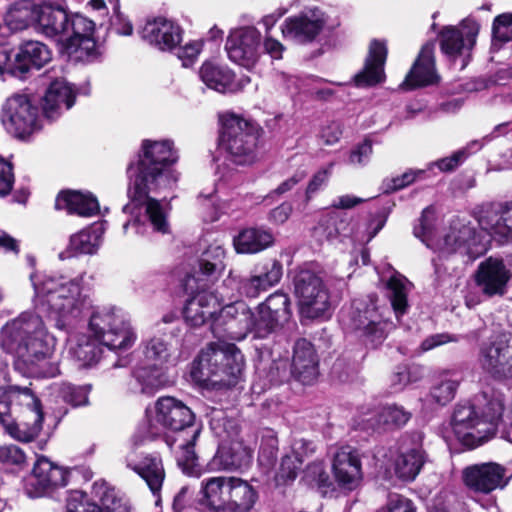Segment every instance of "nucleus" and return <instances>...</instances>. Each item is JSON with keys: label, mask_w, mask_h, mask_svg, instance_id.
Returning <instances> with one entry per match:
<instances>
[{"label": "nucleus", "mask_w": 512, "mask_h": 512, "mask_svg": "<svg viewBox=\"0 0 512 512\" xmlns=\"http://www.w3.org/2000/svg\"><path fill=\"white\" fill-rule=\"evenodd\" d=\"M178 156L168 140H144L136 165L128 167L130 202L124 206V212L135 208L144 210L145 222L153 231L167 234L170 232L168 210L162 203L149 196L170 189L178 180V173L172 168Z\"/></svg>", "instance_id": "f257e3e1"}, {"label": "nucleus", "mask_w": 512, "mask_h": 512, "mask_svg": "<svg viewBox=\"0 0 512 512\" xmlns=\"http://www.w3.org/2000/svg\"><path fill=\"white\" fill-rule=\"evenodd\" d=\"M88 331L94 340L84 334H71L67 339L69 354L82 367L91 366L99 360L101 349L96 342L112 351H126L137 339L127 316L112 306L93 310Z\"/></svg>", "instance_id": "f03ea898"}, {"label": "nucleus", "mask_w": 512, "mask_h": 512, "mask_svg": "<svg viewBox=\"0 0 512 512\" xmlns=\"http://www.w3.org/2000/svg\"><path fill=\"white\" fill-rule=\"evenodd\" d=\"M34 305L46 312L59 330H69L92 306L90 296L81 286L82 278L69 279L54 273L31 275Z\"/></svg>", "instance_id": "7ed1b4c3"}, {"label": "nucleus", "mask_w": 512, "mask_h": 512, "mask_svg": "<svg viewBox=\"0 0 512 512\" xmlns=\"http://www.w3.org/2000/svg\"><path fill=\"white\" fill-rule=\"evenodd\" d=\"M290 316V300L282 292L271 294L258 306L256 313L251 312L243 301L225 305L220 313L221 318H231L225 331L234 340L243 339L249 332L257 338H266L287 322Z\"/></svg>", "instance_id": "20e7f679"}, {"label": "nucleus", "mask_w": 512, "mask_h": 512, "mask_svg": "<svg viewBox=\"0 0 512 512\" xmlns=\"http://www.w3.org/2000/svg\"><path fill=\"white\" fill-rule=\"evenodd\" d=\"M56 339L50 335L42 318L30 311L9 320L0 331V347L24 365L32 366L50 358Z\"/></svg>", "instance_id": "39448f33"}, {"label": "nucleus", "mask_w": 512, "mask_h": 512, "mask_svg": "<svg viewBox=\"0 0 512 512\" xmlns=\"http://www.w3.org/2000/svg\"><path fill=\"white\" fill-rule=\"evenodd\" d=\"M0 422L15 440H34L42 430L40 401L28 388L0 385Z\"/></svg>", "instance_id": "423d86ee"}, {"label": "nucleus", "mask_w": 512, "mask_h": 512, "mask_svg": "<svg viewBox=\"0 0 512 512\" xmlns=\"http://www.w3.org/2000/svg\"><path fill=\"white\" fill-rule=\"evenodd\" d=\"M244 357L233 343L212 342L204 347L192 368V376L199 383L212 387H230L242 376Z\"/></svg>", "instance_id": "0eeeda50"}, {"label": "nucleus", "mask_w": 512, "mask_h": 512, "mask_svg": "<svg viewBox=\"0 0 512 512\" xmlns=\"http://www.w3.org/2000/svg\"><path fill=\"white\" fill-rule=\"evenodd\" d=\"M220 122L219 145L229 160L236 165L253 164L258 158V126L234 113L223 114Z\"/></svg>", "instance_id": "6e6552de"}, {"label": "nucleus", "mask_w": 512, "mask_h": 512, "mask_svg": "<svg viewBox=\"0 0 512 512\" xmlns=\"http://www.w3.org/2000/svg\"><path fill=\"white\" fill-rule=\"evenodd\" d=\"M502 413L503 406L498 401L488 404L483 418L479 417L474 406L459 404L453 413L452 429L463 445L474 448L493 437Z\"/></svg>", "instance_id": "1a4fd4ad"}, {"label": "nucleus", "mask_w": 512, "mask_h": 512, "mask_svg": "<svg viewBox=\"0 0 512 512\" xmlns=\"http://www.w3.org/2000/svg\"><path fill=\"white\" fill-rule=\"evenodd\" d=\"M294 293L300 314L307 319L328 316L331 310L330 294L322 278L310 270H300L294 277Z\"/></svg>", "instance_id": "9d476101"}, {"label": "nucleus", "mask_w": 512, "mask_h": 512, "mask_svg": "<svg viewBox=\"0 0 512 512\" xmlns=\"http://www.w3.org/2000/svg\"><path fill=\"white\" fill-rule=\"evenodd\" d=\"M347 325L366 344L375 347L387 336L388 323L376 305V300H354Z\"/></svg>", "instance_id": "9b49d317"}, {"label": "nucleus", "mask_w": 512, "mask_h": 512, "mask_svg": "<svg viewBox=\"0 0 512 512\" xmlns=\"http://www.w3.org/2000/svg\"><path fill=\"white\" fill-rule=\"evenodd\" d=\"M212 429L221 438L215 460L224 470L239 469L247 466L251 460V449L244 444L235 421L225 420L222 425L212 422Z\"/></svg>", "instance_id": "f8f14e48"}, {"label": "nucleus", "mask_w": 512, "mask_h": 512, "mask_svg": "<svg viewBox=\"0 0 512 512\" xmlns=\"http://www.w3.org/2000/svg\"><path fill=\"white\" fill-rule=\"evenodd\" d=\"M51 60V51L42 42L26 41L18 52L12 54L0 48V73H8L15 77L24 76L31 68H41Z\"/></svg>", "instance_id": "ddd939ff"}, {"label": "nucleus", "mask_w": 512, "mask_h": 512, "mask_svg": "<svg viewBox=\"0 0 512 512\" xmlns=\"http://www.w3.org/2000/svg\"><path fill=\"white\" fill-rule=\"evenodd\" d=\"M208 287H199L192 291H187L191 297L187 300L184 308V318L188 324L199 327L213 320L212 329L216 330L217 326L225 325L231 318H221V310L219 298L213 293L207 291Z\"/></svg>", "instance_id": "4468645a"}, {"label": "nucleus", "mask_w": 512, "mask_h": 512, "mask_svg": "<svg viewBox=\"0 0 512 512\" xmlns=\"http://www.w3.org/2000/svg\"><path fill=\"white\" fill-rule=\"evenodd\" d=\"M512 474L503 465L496 462H485L467 466L462 471L465 486L479 494L487 495L497 489L505 488Z\"/></svg>", "instance_id": "2eb2a0df"}, {"label": "nucleus", "mask_w": 512, "mask_h": 512, "mask_svg": "<svg viewBox=\"0 0 512 512\" xmlns=\"http://www.w3.org/2000/svg\"><path fill=\"white\" fill-rule=\"evenodd\" d=\"M38 110L28 96L14 94L2 108V123L5 129L18 138L31 134L35 128Z\"/></svg>", "instance_id": "dca6fc26"}, {"label": "nucleus", "mask_w": 512, "mask_h": 512, "mask_svg": "<svg viewBox=\"0 0 512 512\" xmlns=\"http://www.w3.org/2000/svg\"><path fill=\"white\" fill-rule=\"evenodd\" d=\"M327 23L325 13L318 7H308L296 15L286 18L281 26L284 38L299 44L313 42Z\"/></svg>", "instance_id": "f3484780"}, {"label": "nucleus", "mask_w": 512, "mask_h": 512, "mask_svg": "<svg viewBox=\"0 0 512 512\" xmlns=\"http://www.w3.org/2000/svg\"><path fill=\"white\" fill-rule=\"evenodd\" d=\"M478 361L481 368L492 378L512 380V338L497 337L483 343Z\"/></svg>", "instance_id": "a211bd4d"}, {"label": "nucleus", "mask_w": 512, "mask_h": 512, "mask_svg": "<svg viewBox=\"0 0 512 512\" xmlns=\"http://www.w3.org/2000/svg\"><path fill=\"white\" fill-rule=\"evenodd\" d=\"M261 38V33L255 27L232 30L225 45L229 59L248 69L254 67L261 55Z\"/></svg>", "instance_id": "6ab92c4d"}, {"label": "nucleus", "mask_w": 512, "mask_h": 512, "mask_svg": "<svg viewBox=\"0 0 512 512\" xmlns=\"http://www.w3.org/2000/svg\"><path fill=\"white\" fill-rule=\"evenodd\" d=\"M225 251L221 245H210L198 260L197 269L188 275L184 287L186 291H194L199 287H209L222 274L225 265Z\"/></svg>", "instance_id": "aec40b11"}, {"label": "nucleus", "mask_w": 512, "mask_h": 512, "mask_svg": "<svg viewBox=\"0 0 512 512\" xmlns=\"http://www.w3.org/2000/svg\"><path fill=\"white\" fill-rule=\"evenodd\" d=\"M155 420L164 428L178 432V435L188 434L193 425L194 414L182 401L171 397H160L155 403Z\"/></svg>", "instance_id": "412c9836"}, {"label": "nucleus", "mask_w": 512, "mask_h": 512, "mask_svg": "<svg viewBox=\"0 0 512 512\" xmlns=\"http://www.w3.org/2000/svg\"><path fill=\"white\" fill-rule=\"evenodd\" d=\"M68 476L66 469L40 457L34 465L32 476L25 484V491L31 498L41 497L55 488L66 486Z\"/></svg>", "instance_id": "4be33fe9"}, {"label": "nucleus", "mask_w": 512, "mask_h": 512, "mask_svg": "<svg viewBox=\"0 0 512 512\" xmlns=\"http://www.w3.org/2000/svg\"><path fill=\"white\" fill-rule=\"evenodd\" d=\"M510 278L511 272L503 260L493 257L481 262L475 275L477 286L488 297L503 296Z\"/></svg>", "instance_id": "5701e85b"}, {"label": "nucleus", "mask_w": 512, "mask_h": 512, "mask_svg": "<svg viewBox=\"0 0 512 512\" xmlns=\"http://www.w3.org/2000/svg\"><path fill=\"white\" fill-rule=\"evenodd\" d=\"M125 464L145 481L154 495L160 492L166 475L160 455L132 451L125 457Z\"/></svg>", "instance_id": "b1692460"}, {"label": "nucleus", "mask_w": 512, "mask_h": 512, "mask_svg": "<svg viewBox=\"0 0 512 512\" xmlns=\"http://www.w3.org/2000/svg\"><path fill=\"white\" fill-rule=\"evenodd\" d=\"M333 474L337 483L345 488H355L362 479L361 460L352 446H341L333 456Z\"/></svg>", "instance_id": "393cba45"}, {"label": "nucleus", "mask_w": 512, "mask_h": 512, "mask_svg": "<svg viewBox=\"0 0 512 512\" xmlns=\"http://www.w3.org/2000/svg\"><path fill=\"white\" fill-rule=\"evenodd\" d=\"M426 462V453L419 435L412 439H404L400 452L395 460V473L404 481H412L421 471Z\"/></svg>", "instance_id": "a878e982"}, {"label": "nucleus", "mask_w": 512, "mask_h": 512, "mask_svg": "<svg viewBox=\"0 0 512 512\" xmlns=\"http://www.w3.org/2000/svg\"><path fill=\"white\" fill-rule=\"evenodd\" d=\"M438 79L439 76L436 72L434 61V45L427 43L421 48L417 59L400 87L405 90H412L435 84L438 82Z\"/></svg>", "instance_id": "bb28decb"}, {"label": "nucleus", "mask_w": 512, "mask_h": 512, "mask_svg": "<svg viewBox=\"0 0 512 512\" xmlns=\"http://www.w3.org/2000/svg\"><path fill=\"white\" fill-rule=\"evenodd\" d=\"M142 37L159 50L171 51L181 42L182 32L173 21L159 17L145 24Z\"/></svg>", "instance_id": "cd10ccee"}, {"label": "nucleus", "mask_w": 512, "mask_h": 512, "mask_svg": "<svg viewBox=\"0 0 512 512\" xmlns=\"http://www.w3.org/2000/svg\"><path fill=\"white\" fill-rule=\"evenodd\" d=\"M75 97V90L66 80H54L43 97L42 108L45 116L50 119L58 117L74 105Z\"/></svg>", "instance_id": "c85d7f7f"}, {"label": "nucleus", "mask_w": 512, "mask_h": 512, "mask_svg": "<svg viewBox=\"0 0 512 512\" xmlns=\"http://www.w3.org/2000/svg\"><path fill=\"white\" fill-rule=\"evenodd\" d=\"M292 374L303 384H311L318 376V358L306 339H299L294 345Z\"/></svg>", "instance_id": "c756f323"}, {"label": "nucleus", "mask_w": 512, "mask_h": 512, "mask_svg": "<svg viewBox=\"0 0 512 512\" xmlns=\"http://www.w3.org/2000/svg\"><path fill=\"white\" fill-rule=\"evenodd\" d=\"M387 49L379 41H372L365 65L361 71L354 76L355 85L367 87L376 85L384 80V64L386 61Z\"/></svg>", "instance_id": "7c9ffc66"}, {"label": "nucleus", "mask_w": 512, "mask_h": 512, "mask_svg": "<svg viewBox=\"0 0 512 512\" xmlns=\"http://www.w3.org/2000/svg\"><path fill=\"white\" fill-rule=\"evenodd\" d=\"M233 476H213L200 484V503L213 512H223Z\"/></svg>", "instance_id": "2f4dec72"}, {"label": "nucleus", "mask_w": 512, "mask_h": 512, "mask_svg": "<svg viewBox=\"0 0 512 512\" xmlns=\"http://www.w3.org/2000/svg\"><path fill=\"white\" fill-rule=\"evenodd\" d=\"M480 224L500 243L512 242V202L488 211Z\"/></svg>", "instance_id": "473e14b6"}, {"label": "nucleus", "mask_w": 512, "mask_h": 512, "mask_svg": "<svg viewBox=\"0 0 512 512\" xmlns=\"http://www.w3.org/2000/svg\"><path fill=\"white\" fill-rule=\"evenodd\" d=\"M37 23L42 32L48 37L59 36L69 30V18L60 5L45 2L38 5Z\"/></svg>", "instance_id": "72a5a7b5"}, {"label": "nucleus", "mask_w": 512, "mask_h": 512, "mask_svg": "<svg viewBox=\"0 0 512 512\" xmlns=\"http://www.w3.org/2000/svg\"><path fill=\"white\" fill-rule=\"evenodd\" d=\"M57 210H66L69 214L91 217L98 213L99 203L90 193L79 191L61 192L55 201Z\"/></svg>", "instance_id": "f704fd0d"}, {"label": "nucleus", "mask_w": 512, "mask_h": 512, "mask_svg": "<svg viewBox=\"0 0 512 512\" xmlns=\"http://www.w3.org/2000/svg\"><path fill=\"white\" fill-rule=\"evenodd\" d=\"M474 229L461 222L455 220L451 223L448 231L443 237L436 241L433 249L443 255H448L465 249L466 246H470V242L474 240Z\"/></svg>", "instance_id": "c9c22d12"}, {"label": "nucleus", "mask_w": 512, "mask_h": 512, "mask_svg": "<svg viewBox=\"0 0 512 512\" xmlns=\"http://www.w3.org/2000/svg\"><path fill=\"white\" fill-rule=\"evenodd\" d=\"M257 500V490L248 481L233 476L223 512H250Z\"/></svg>", "instance_id": "e433bc0d"}, {"label": "nucleus", "mask_w": 512, "mask_h": 512, "mask_svg": "<svg viewBox=\"0 0 512 512\" xmlns=\"http://www.w3.org/2000/svg\"><path fill=\"white\" fill-rule=\"evenodd\" d=\"M274 243L271 231L263 228H247L234 238V247L238 253L255 254L261 252Z\"/></svg>", "instance_id": "4c0bfd02"}, {"label": "nucleus", "mask_w": 512, "mask_h": 512, "mask_svg": "<svg viewBox=\"0 0 512 512\" xmlns=\"http://www.w3.org/2000/svg\"><path fill=\"white\" fill-rule=\"evenodd\" d=\"M94 30V23L88 18L75 14L69 18V30L63 34L62 41L67 42L69 49H75V51L85 46L86 49L93 48L95 43L91 39V35Z\"/></svg>", "instance_id": "58836bf2"}, {"label": "nucleus", "mask_w": 512, "mask_h": 512, "mask_svg": "<svg viewBox=\"0 0 512 512\" xmlns=\"http://www.w3.org/2000/svg\"><path fill=\"white\" fill-rule=\"evenodd\" d=\"M104 232L103 224H98L72 235L68 245V257L95 253L102 243Z\"/></svg>", "instance_id": "ea45409f"}, {"label": "nucleus", "mask_w": 512, "mask_h": 512, "mask_svg": "<svg viewBox=\"0 0 512 512\" xmlns=\"http://www.w3.org/2000/svg\"><path fill=\"white\" fill-rule=\"evenodd\" d=\"M199 75L203 83L213 90L221 93L235 91L234 74L226 67L205 62L200 68Z\"/></svg>", "instance_id": "a19ab883"}, {"label": "nucleus", "mask_w": 512, "mask_h": 512, "mask_svg": "<svg viewBox=\"0 0 512 512\" xmlns=\"http://www.w3.org/2000/svg\"><path fill=\"white\" fill-rule=\"evenodd\" d=\"M461 381L462 377L458 372L452 370L441 371L436 376L430 389L431 399L439 405H446L454 399Z\"/></svg>", "instance_id": "79ce46f5"}, {"label": "nucleus", "mask_w": 512, "mask_h": 512, "mask_svg": "<svg viewBox=\"0 0 512 512\" xmlns=\"http://www.w3.org/2000/svg\"><path fill=\"white\" fill-rule=\"evenodd\" d=\"M91 495L93 500L98 502L100 512H129L123 498L105 480L94 482Z\"/></svg>", "instance_id": "37998d69"}, {"label": "nucleus", "mask_w": 512, "mask_h": 512, "mask_svg": "<svg viewBox=\"0 0 512 512\" xmlns=\"http://www.w3.org/2000/svg\"><path fill=\"white\" fill-rule=\"evenodd\" d=\"M38 5L30 0H20L12 4L6 13V24L12 30H23L37 22Z\"/></svg>", "instance_id": "c03bdc74"}, {"label": "nucleus", "mask_w": 512, "mask_h": 512, "mask_svg": "<svg viewBox=\"0 0 512 512\" xmlns=\"http://www.w3.org/2000/svg\"><path fill=\"white\" fill-rule=\"evenodd\" d=\"M160 366H143L134 372V377L141 386V392L152 395L163 387L166 383V377Z\"/></svg>", "instance_id": "a18cd8bd"}, {"label": "nucleus", "mask_w": 512, "mask_h": 512, "mask_svg": "<svg viewBox=\"0 0 512 512\" xmlns=\"http://www.w3.org/2000/svg\"><path fill=\"white\" fill-rule=\"evenodd\" d=\"M143 355L153 366H162L172 355L171 344L161 337L154 336L143 342Z\"/></svg>", "instance_id": "49530a36"}, {"label": "nucleus", "mask_w": 512, "mask_h": 512, "mask_svg": "<svg viewBox=\"0 0 512 512\" xmlns=\"http://www.w3.org/2000/svg\"><path fill=\"white\" fill-rule=\"evenodd\" d=\"M200 434V428H193L188 434L178 435L175 442H178L180 449L177 455V462L183 470H188L195 465L196 453L194 451L195 441Z\"/></svg>", "instance_id": "de8ad7c7"}, {"label": "nucleus", "mask_w": 512, "mask_h": 512, "mask_svg": "<svg viewBox=\"0 0 512 512\" xmlns=\"http://www.w3.org/2000/svg\"><path fill=\"white\" fill-rule=\"evenodd\" d=\"M414 235L421 239L427 247L433 249L437 240L436 235V213L433 206L426 207L419 219V224L414 227Z\"/></svg>", "instance_id": "09e8293b"}, {"label": "nucleus", "mask_w": 512, "mask_h": 512, "mask_svg": "<svg viewBox=\"0 0 512 512\" xmlns=\"http://www.w3.org/2000/svg\"><path fill=\"white\" fill-rule=\"evenodd\" d=\"M408 282L400 276H393L388 282L391 304L397 314H403L407 306Z\"/></svg>", "instance_id": "8fccbe9b"}, {"label": "nucleus", "mask_w": 512, "mask_h": 512, "mask_svg": "<svg viewBox=\"0 0 512 512\" xmlns=\"http://www.w3.org/2000/svg\"><path fill=\"white\" fill-rule=\"evenodd\" d=\"M441 49L449 56H456L467 49L463 34L457 28L450 27L443 30L441 34Z\"/></svg>", "instance_id": "3c124183"}, {"label": "nucleus", "mask_w": 512, "mask_h": 512, "mask_svg": "<svg viewBox=\"0 0 512 512\" xmlns=\"http://www.w3.org/2000/svg\"><path fill=\"white\" fill-rule=\"evenodd\" d=\"M59 394L65 402L72 406L86 405L88 403L89 387L64 383L59 388Z\"/></svg>", "instance_id": "603ef678"}, {"label": "nucleus", "mask_w": 512, "mask_h": 512, "mask_svg": "<svg viewBox=\"0 0 512 512\" xmlns=\"http://www.w3.org/2000/svg\"><path fill=\"white\" fill-rule=\"evenodd\" d=\"M411 414L402 407L389 405L383 407L379 412V424L402 426L410 419Z\"/></svg>", "instance_id": "864d4df0"}, {"label": "nucleus", "mask_w": 512, "mask_h": 512, "mask_svg": "<svg viewBox=\"0 0 512 512\" xmlns=\"http://www.w3.org/2000/svg\"><path fill=\"white\" fill-rule=\"evenodd\" d=\"M259 277V282L264 291L276 285L282 277V265L278 261L265 264L261 271L253 274Z\"/></svg>", "instance_id": "5fc2aeb1"}, {"label": "nucleus", "mask_w": 512, "mask_h": 512, "mask_svg": "<svg viewBox=\"0 0 512 512\" xmlns=\"http://www.w3.org/2000/svg\"><path fill=\"white\" fill-rule=\"evenodd\" d=\"M259 277V282L264 291L276 285L282 277V265L278 261L265 264L261 271L253 274Z\"/></svg>", "instance_id": "6e6d98bb"}, {"label": "nucleus", "mask_w": 512, "mask_h": 512, "mask_svg": "<svg viewBox=\"0 0 512 512\" xmlns=\"http://www.w3.org/2000/svg\"><path fill=\"white\" fill-rule=\"evenodd\" d=\"M493 39L502 43L512 40V13L498 15L493 22Z\"/></svg>", "instance_id": "4d7b16f0"}, {"label": "nucleus", "mask_w": 512, "mask_h": 512, "mask_svg": "<svg viewBox=\"0 0 512 512\" xmlns=\"http://www.w3.org/2000/svg\"><path fill=\"white\" fill-rule=\"evenodd\" d=\"M472 147H476L479 149L481 144L478 141H473L466 148L456 151L450 157H446L438 160L435 164L436 166L444 172L452 171L456 167H458L468 156V150Z\"/></svg>", "instance_id": "13d9d810"}, {"label": "nucleus", "mask_w": 512, "mask_h": 512, "mask_svg": "<svg viewBox=\"0 0 512 512\" xmlns=\"http://www.w3.org/2000/svg\"><path fill=\"white\" fill-rule=\"evenodd\" d=\"M227 281H229V283L237 282L239 291L247 297L254 298L261 292H264L259 282V277H255L253 274L245 279L237 280L236 276L231 272Z\"/></svg>", "instance_id": "bf43d9fd"}, {"label": "nucleus", "mask_w": 512, "mask_h": 512, "mask_svg": "<svg viewBox=\"0 0 512 512\" xmlns=\"http://www.w3.org/2000/svg\"><path fill=\"white\" fill-rule=\"evenodd\" d=\"M67 512H100V507L82 494H75L68 500Z\"/></svg>", "instance_id": "052dcab7"}, {"label": "nucleus", "mask_w": 512, "mask_h": 512, "mask_svg": "<svg viewBox=\"0 0 512 512\" xmlns=\"http://www.w3.org/2000/svg\"><path fill=\"white\" fill-rule=\"evenodd\" d=\"M14 184L13 167L10 162L0 158V197L10 193Z\"/></svg>", "instance_id": "680f3d73"}, {"label": "nucleus", "mask_w": 512, "mask_h": 512, "mask_svg": "<svg viewBox=\"0 0 512 512\" xmlns=\"http://www.w3.org/2000/svg\"><path fill=\"white\" fill-rule=\"evenodd\" d=\"M24 452L15 445L0 446V463L7 465H21L25 462Z\"/></svg>", "instance_id": "e2e57ef3"}, {"label": "nucleus", "mask_w": 512, "mask_h": 512, "mask_svg": "<svg viewBox=\"0 0 512 512\" xmlns=\"http://www.w3.org/2000/svg\"><path fill=\"white\" fill-rule=\"evenodd\" d=\"M332 167L333 163H330L327 168L320 169L313 175L312 179L308 183L305 193L307 202L310 201L314 193H316L325 183H327L331 174Z\"/></svg>", "instance_id": "0e129e2a"}, {"label": "nucleus", "mask_w": 512, "mask_h": 512, "mask_svg": "<svg viewBox=\"0 0 512 512\" xmlns=\"http://www.w3.org/2000/svg\"><path fill=\"white\" fill-rule=\"evenodd\" d=\"M201 47L202 45L200 42H190L182 47H176V55L182 61V65L184 67H189L198 57Z\"/></svg>", "instance_id": "69168bd1"}, {"label": "nucleus", "mask_w": 512, "mask_h": 512, "mask_svg": "<svg viewBox=\"0 0 512 512\" xmlns=\"http://www.w3.org/2000/svg\"><path fill=\"white\" fill-rule=\"evenodd\" d=\"M382 512H415L413 503L398 494L389 496L386 508Z\"/></svg>", "instance_id": "338daca9"}, {"label": "nucleus", "mask_w": 512, "mask_h": 512, "mask_svg": "<svg viewBox=\"0 0 512 512\" xmlns=\"http://www.w3.org/2000/svg\"><path fill=\"white\" fill-rule=\"evenodd\" d=\"M458 31L463 34L467 50H470L476 42V37L479 32V24L473 19H465L462 21Z\"/></svg>", "instance_id": "774afa93"}]
</instances>
